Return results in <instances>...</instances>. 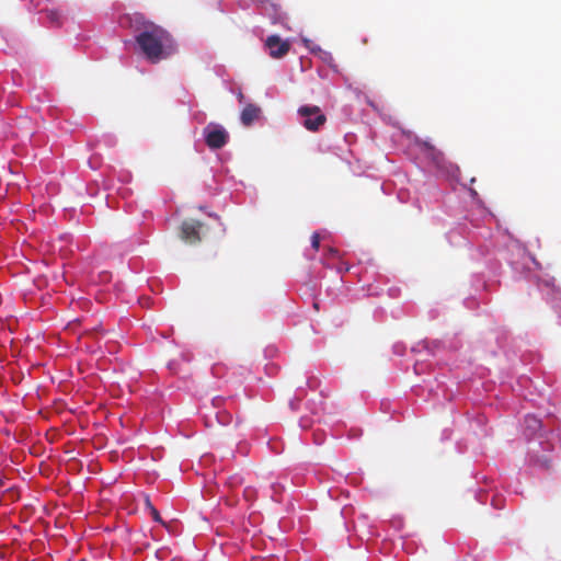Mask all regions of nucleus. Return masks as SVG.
Returning a JSON list of instances; mask_svg holds the SVG:
<instances>
[{"mask_svg":"<svg viewBox=\"0 0 561 561\" xmlns=\"http://www.w3.org/2000/svg\"><path fill=\"white\" fill-rule=\"evenodd\" d=\"M144 30L135 37L144 56L152 64L168 58L175 51L172 36L151 22H144Z\"/></svg>","mask_w":561,"mask_h":561,"instance_id":"obj_1","label":"nucleus"},{"mask_svg":"<svg viewBox=\"0 0 561 561\" xmlns=\"http://www.w3.org/2000/svg\"><path fill=\"white\" fill-rule=\"evenodd\" d=\"M298 114L302 118V126L310 131H318L327 122V116L316 105L300 106Z\"/></svg>","mask_w":561,"mask_h":561,"instance_id":"obj_2","label":"nucleus"},{"mask_svg":"<svg viewBox=\"0 0 561 561\" xmlns=\"http://www.w3.org/2000/svg\"><path fill=\"white\" fill-rule=\"evenodd\" d=\"M203 135L207 147L213 150L221 149L229 140L228 131L216 123H209L203 129Z\"/></svg>","mask_w":561,"mask_h":561,"instance_id":"obj_3","label":"nucleus"},{"mask_svg":"<svg viewBox=\"0 0 561 561\" xmlns=\"http://www.w3.org/2000/svg\"><path fill=\"white\" fill-rule=\"evenodd\" d=\"M203 224L198 220H185L181 226V238L191 244L197 243L202 240L199 231Z\"/></svg>","mask_w":561,"mask_h":561,"instance_id":"obj_4","label":"nucleus"},{"mask_svg":"<svg viewBox=\"0 0 561 561\" xmlns=\"http://www.w3.org/2000/svg\"><path fill=\"white\" fill-rule=\"evenodd\" d=\"M265 46L273 58L284 57L290 48V44L287 41H283L278 35L268 36L265 41Z\"/></svg>","mask_w":561,"mask_h":561,"instance_id":"obj_5","label":"nucleus"},{"mask_svg":"<svg viewBox=\"0 0 561 561\" xmlns=\"http://www.w3.org/2000/svg\"><path fill=\"white\" fill-rule=\"evenodd\" d=\"M417 147L420 151L425 154L427 159H430L436 168H443L445 164V157L442 151L436 149L428 141H417Z\"/></svg>","mask_w":561,"mask_h":561,"instance_id":"obj_6","label":"nucleus"},{"mask_svg":"<svg viewBox=\"0 0 561 561\" xmlns=\"http://www.w3.org/2000/svg\"><path fill=\"white\" fill-rule=\"evenodd\" d=\"M260 114L261 108L257 105L252 103L247 104L240 115L242 125L245 127L251 126L253 122L260 117Z\"/></svg>","mask_w":561,"mask_h":561,"instance_id":"obj_7","label":"nucleus"},{"mask_svg":"<svg viewBox=\"0 0 561 561\" xmlns=\"http://www.w3.org/2000/svg\"><path fill=\"white\" fill-rule=\"evenodd\" d=\"M541 421L535 415H527L524 421V431L526 436L531 437L541 430Z\"/></svg>","mask_w":561,"mask_h":561,"instance_id":"obj_8","label":"nucleus"},{"mask_svg":"<svg viewBox=\"0 0 561 561\" xmlns=\"http://www.w3.org/2000/svg\"><path fill=\"white\" fill-rule=\"evenodd\" d=\"M257 4H260L265 11H272L276 19L282 18V8L278 3H275L273 0H254Z\"/></svg>","mask_w":561,"mask_h":561,"instance_id":"obj_9","label":"nucleus"},{"mask_svg":"<svg viewBox=\"0 0 561 561\" xmlns=\"http://www.w3.org/2000/svg\"><path fill=\"white\" fill-rule=\"evenodd\" d=\"M47 19L53 25L59 26L61 24V14L58 10H48Z\"/></svg>","mask_w":561,"mask_h":561,"instance_id":"obj_10","label":"nucleus"},{"mask_svg":"<svg viewBox=\"0 0 561 561\" xmlns=\"http://www.w3.org/2000/svg\"><path fill=\"white\" fill-rule=\"evenodd\" d=\"M311 245L312 248L318 251L319 250V247H320V236L314 232L312 236H311Z\"/></svg>","mask_w":561,"mask_h":561,"instance_id":"obj_11","label":"nucleus"},{"mask_svg":"<svg viewBox=\"0 0 561 561\" xmlns=\"http://www.w3.org/2000/svg\"><path fill=\"white\" fill-rule=\"evenodd\" d=\"M150 514L154 522L163 523L161 519V516H160L159 512L156 510V507H151Z\"/></svg>","mask_w":561,"mask_h":561,"instance_id":"obj_12","label":"nucleus"},{"mask_svg":"<svg viewBox=\"0 0 561 561\" xmlns=\"http://www.w3.org/2000/svg\"><path fill=\"white\" fill-rule=\"evenodd\" d=\"M253 494H254V490L252 488H247L244 490V496L247 497V500L252 499Z\"/></svg>","mask_w":561,"mask_h":561,"instance_id":"obj_13","label":"nucleus"},{"mask_svg":"<svg viewBox=\"0 0 561 561\" xmlns=\"http://www.w3.org/2000/svg\"><path fill=\"white\" fill-rule=\"evenodd\" d=\"M145 504H146V507L151 511V507H154L149 499V496L146 497L145 500Z\"/></svg>","mask_w":561,"mask_h":561,"instance_id":"obj_14","label":"nucleus"},{"mask_svg":"<svg viewBox=\"0 0 561 561\" xmlns=\"http://www.w3.org/2000/svg\"><path fill=\"white\" fill-rule=\"evenodd\" d=\"M328 252L331 254V255H336L337 254V250L333 249V248H329L328 249Z\"/></svg>","mask_w":561,"mask_h":561,"instance_id":"obj_15","label":"nucleus"},{"mask_svg":"<svg viewBox=\"0 0 561 561\" xmlns=\"http://www.w3.org/2000/svg\"><path fill=\"white\" fill-rule=\"evenodd\" d=\"M238 100H239L240 103H242L244 101V95H243L242 92H239Z\"/></svg>","mask_w":561,"mask_h":561,"instance_id":"obj_16","label":"nucleus"},{"mask_svg":"<svg viewBox=\"0 0 561 561\" xmlns=\"http://www.w3.org/2000/svg\"><path fill=\"white\" fill-rule=\"evenodd\" d=\"M142 20L141 15H135V22L139 23Z\"/></svg>","mask_w":561,"mask_h":561,"instance_id":"obj_17","label":"nucleus"},{"mask_svg":"<svg viewBox=\"0 0 561 561\" xmlns=\"http://www.w3.org/2000/svg\"><path fill=\"white\" fill-rule=\"evenodd\" d=\"M4 484L3 478L0 477V488Z\"/></svg>","mask_w":561,"mask_h":561,"instance_id":"obj_18","label":"nucleus"},{"mask_svg":"<svg viewBox=\"0 0 561 561\" xmlns=\"http://www.w3.org/2000/svg\"><path fill=\"white\" fill-rule=\"evenodd\" d=\"M7 492L11 494L14 493L15 491L13 489H9Z\"/></svg>","mask_w":561,"mask_h":561,"instance_id":"obj_19","label":"nucleus"}]
</instances>
